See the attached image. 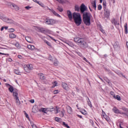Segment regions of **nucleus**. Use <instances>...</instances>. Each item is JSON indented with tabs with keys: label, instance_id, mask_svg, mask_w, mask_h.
I'll return each mask as SVG.
<instances>
[{
	"label": "nucleus",
	"instance_id": "nucleus-1",
	"mask_svg": "<svg viewBox=\"0 0 128 128\" xmlns=\"http://www.w3.org/2000/svg\"><path fill=\"white\" fill-rule=\"evenodd\" d=\"M74 41L78 46H80L81 48H86L88 46V44L82 38H74Z\"/></svg>",
	"mask_w": 128,
	"mask_h": 128
},
{
	"label": "nucleus",
	"instance_id": "nucleus-2",
	"mask_svg": "<svg viewBox=\"0 0 128 128\" xmlns=\"http://www.w3.org/2000/svg\"><path fill=\"white\" fill-rule=\"evenodd\" d=\"M92 18V14L88 12L83 14V21L86 26H90V18Z\"/></svg>",
	"mask_w": 128,
	"mask_h": 128
},
{
	"label": "nucleus",
	"instance_id": "nucleus-3",
	"mask_svg": "<svg viewBox=\"0 0 128 128\" xmlns=\"http://www.w3.org/2000/svg\"><path fill=\"white\" fill-rule=\"evenodd\" d=\"M44 22L46 24L52 25L54 24H56V20L54 19L46 18L45 19Z\"/></svg>",
	"mask_w": 128,
	"mask_h": 128
},
{
	"label": "nucleus",
	"instance_id": "nucleus-4",
	"mask_svg": "<svg viewBox=\"0 0 128 128\" xmlns=\"http://www.w3.org/2000/svg\"><path fill=\"white\" fill-rule=\"evenodd\" d=\"M33 67L32 64H28L24 66V70L26 72H30V70H32Z\"/></svg>",
	"mask_w": 128,
	"mask_h": 128
},
{
	"label": "nucleus",
	"instance_id": "nucleus-5",
	"mask_svg": "<svg viewBox=\"0 0 128 128\" xmlns=\"http://www.w3.org/2000/svg\"><path fill=\"white\" fill-rule=\"evenodd\" d=\"M72 16L74 20H78L80 18V13H76V12H74L72 14Z\"/></svg>",
	"mask_w": 128,
	"mask_h": 128
},
{
	"label": "nucleus",
	"instance_id": "nucleus-6",
	"mask_svg": "<svg viewBox=\"0 0 128 128\" xmlns=\"http://www.w3.org/2000/svg\"><path fill=\"white\" fill-rule=\"evenodd\" d=\"M74 22L76 26H80V24H82V17L78 19H76V20H74Z\"/></svg>",
	"mask_w": 128,
	"mask_h": 128
},
{
	"label": "nucleus",
	"instance_id": "nucleus-7",
	"mask_svg": "<svg viewBox=\"0 0 128 128\" xmlns=\"http://www.w3.org/2000/svg\"><path fill=\"white\" fill-rule=\"evenodd\" d=\"M104 14L106 18H110V12L106 8H104Z\"/></svg>",
	"mask_w": 128,
	"mask_h": 128
},
{
	"label": "nucleus",
	"instance_id": "nucleus-8",
	"mask_svg": "<svg viewBox=\"0 0 128 128\" xmlns=\"http://www.w3.org/2000/svg\"><path fill=\"white\" fill-rule=\"evenodd\" d=\"M86 8H87L86 6V5L84 4H82L80 8V12H82V14H84V12L86 10Z\"/></svg>",
	"mask_w": 128,
	"mask_h": 128
},
{
	"label": "nucleus",
	"instance_id": "nucleus-9",
	"mask_svg": "<svg viewBox=\"0 0 128 128\" xmlns=\"http://www.w3.org/2000/svg\"><path fill=\"white\" fill-rule=\"evenodd\" d=\"M102 118H104L107 120V122H108L110 120V118L108 116H107L106 114V112H104V110H102Z\"/></svg>",
	"mask_w": 128,
	"mask_h": 128
},
{
	"label": "nucleus",
	"instance_id": "nucleus-10",
	"mask_svg": "<svg viewBox=\"0 0 128 128\" xmlns=\"http://www.w3.org/2000/svg\"><path fill=\"white\" fill-rule=\"evenodd\" d=\"M8 6H10L14 8L15 10H20V7H18V6L16 4H12L11 3H8Z\"/></svg>",
	"mask_w": 128,
	"mask_h": 128
},
{
	"label": "nucleus",
	"instance_id": "nucleus-11",
	"mask_svg": "<svg viewBox=\"0 0 128 128\" xmlns=\"http://www.w3.org/2000/svg\"><path fill=\"white\" fill-rule=\"evenodd\" d=\"M48 10L50 11V12H52V14L56 16H58V18H60V16L58 14L56 13L54 10L53 9H50V8H48Z\"/></svg>",
	"mask_w": 128,
	"mask_h": 128
},
{
	"label": "nucleus",
	"instance_id": "nucleus-12",
	"mask_svg": "<svg viewBox=\"0 0 128 128\" xmlns=\"http://www.w3.org/2000/svg\"><path fill=\"white\" fill-rule=\"evenodd\" d=\"M67 16L70 20H72V12L70 10H67Z\"/></svg>",
	"mask_w": 128,
	"mask_h": 128
},
{
	"label": "nucleus",
	"instance_id": "nucleus-13",
	"mask_svg": "<svg viewBox=\"0 0 128 128\" xmlns=\"http://www.w3.org/2000/svg\"><path fill=\"white\" fill-rule=\"evenodd\" d=\"M112 24H114V26H119L120 25V22H118L114 18H112L111 20Z\"/></svg>",
	"mask_w": 128,
	"mask_h": 128
},
{
	"label": "nucleus",
	"instance_id": "nucleus-14",
	"mask_svg": "<svg viewBox=\"0 0 128 128\" xmlns=\"http://www.w3.org/2000/svg\"><path fill=\"white\" fill-rule=\"evenodd\" d=\"M66 108L67 110L68 114H72V109L70 106H68L66 107Z\"/></svg>",
	"mask_w": 128,
	"mask_h": 128
},
{
	"label": "nucleus",
	"instance_id": "nucleus-15",
	"mask_svg": "<svg viewBox=\"0 0 128 128\" xmlns=\"http://www.w3.org/2000/svg\"><path fill=\"white\" fill-rule=\"evenodd\" d=\"M62 86L64 90H68L69 88L68 85V84H66V83L62 82Z\"/></svg>",
	"mask_w": 128,
	"mask_h": 128
},
{
	"label": "nucleus",
	"instance_id": "nucleus-16",
	"mask_svg": "<svg viewBox=\"0 0 128 128\" xmlns=\"http://www.w3.org/2000/svg\"><path fill=\"white\" fill-rule=\"evenodd\" d=\"M4 22H7V24H13L14 20H12V19H10L8 18H4Z\"/></svg>",
	"mask_w": 128,
	"mask_h": 128
},
{
	"label": "nucleus",
	"instance_id": "nucleus-17",
	"mask_svg": "<svg viewBox=\"0 0 128 128\" xmlns=\"http://www.w3.org/2000/svg\"><path fill=\"white\" fill-rule=\"evenodd\" d=\"M91 4H92V8H94V10L96 9V0H92L91 2Z\"/></svg>",
	"mask_w": 128,
	"mask_h": 128
},
{
	"label": "nucleus",
	"instance_id": "nucleus-18",
	"mask_svg": "<svg viewBox=\"0 0 128 128\" xmlns=\"http://www.w3.org/2000/svg\"><path fill=\"white\" fill-rule=\"evenodd\" d=\"M113 112H114V114H120V110H118L116 107H114L112 108Z\"/></svg>",
	"mask_w": 128,
	"mask_h": 128
},
{
	"label": "nucleus",
	"instance_id": "nucleus-19",
	"mask_svg": "<svg viewBox=\"0 0 128 128\" xmlns=\"http://www.w3.org/2000/svg\"><path fill=\"white\" fill-rule=\"evenodd\" d=\"M52 60L54 66H56L58 64V60L56 58H53Z\"/></svg>",
	"mask_w": 128,
	"mask_h": 128
},
{
	"label": "nucleus",
	"instance_id": "nucleus-20",
	"mask_svg": "<svg viewBox=\"0 0 128 128\" xmlns=\"http://www.w3.org/2000/svg\"><path fill=\"white\" fill-rule=\"evenodd\" d=\"M27 48L30 50H34L36 49V48L32 45H28Z\"/></svg>",
	"mask_w": 128,
	"mask_h": 128
},
{
	"label": "nucleus",
	"instance_id": "nucleus-21",
	"mask_svg": "<svg viewBox=\"0 0 128 128\" xmlns=\"http://www.w3.org/2000/svg\"><path fill=\"white\" fill-rule=\"evenodd\" d=\"M26 42H30V44H32V38L30 37L26 36Z\"/></svg>",
	"mask_w": 128,
	"mask_h": 128
},
{
	"label": "nucleus",
	"instance_id": "nucleus-22",
	"mask_svg": "<svg viewBox=\"0 0 128 128\" xmlns=\"http://www.w3.org/2000/svg\"><path fill=\"white\" fill-rule=\"evenodd\" d=\"M14 100H16V106H20V99H18V98H16Z\"/></svg>",
	"mask_w": 128,
	"mask_h": 128
},
{
	"label": "nucleus",
	"instance_id": "nucleus-23",
	"mask_svg": "<svg viewBox=\"0 0 128 128\" xmlns=\"http://www.w3.org/2000/svg\"><path fill=\"white\" fill-rule=\"evenodd\" d=\"M9 36L10 38H16V36L12 33L10 34Z\"/></svg>",
	"mask_w": 128,
	"mask_h": 128
},
{
	"label": "nucleus",
	"instance_id": "nucleus-24",
	"mask_svg": "<svg viewBox=\"0 0 128 128\" xmlns=\"http://www.w3.org/2000/svg\"><path fill=\"white\" fill-rule=\"evenodd\" d=\"M18 92H13V96H14V99L18 98Z\"/></svg>",
	"mask_w": 128,
	"mask_h": 128
},
{
	"label": "nucleus",
	"instance_id": "nucleus-25",
	"mask_svg": "<svg viewBox=\"0 0 128 128\" xmlns=\"http://www.w3.org/2000/svg\"><path fill=\"white\" fill-rule=\"evenodd\" d=\"M6 18L4 16V15L3 14H0V18L1 20H4V18Z\"/></svg>",
	"mask_w": 128,
	"mask_h": 128
},
{
	"label": "nucleus",
	"instance_id": "nucleus-26",
	"mask_svg": "<svg viewBox=\"0 0 128 128\" xmlns=\"http://www.w3.org/2000/svg\"><path fill=\"white\" fill-rule=\"evenodd\" d=\"M8 86H10L8 88V90H10V92H14V87H12V86L8 84Z\"/></svg>",
	"mask_w": 128,
	"mask_h": 128
},
{
	"label": "nucleus",
	"instance_id": "nucleus-27",
	"mask_svg": "<svg viewBox=\"0 0 128 128\" xmlns=\"http://www.w3.org/2000/svg\"><path fill=\"white\" fill-rule=\"evenodd\" d=\"M124 28L125 34H126L128 32V24H126L124 26Z\"/></svg>",
	"mask_w": 128,
	"mask_h": 128
},
{
	"label": "nucleus",
	"instance_id": "nucleus-28",
	"mask_svg": "<svg viewBox=\"0 0 128 128\" xmlns=\"http://www.w3.org/2000/svg\"><path fill=\"white\" fill-rule=\"evenodd\" d=\"M44 42L46 44H48V46H50V48H52V44H50V42H48V41L44 40Z\"/></svg>",
	"mask_w": 128,
	"mask_h": 128
},
{
	"label": "nucleus",
	"instance_id": "nucleus-29",
	"mask_svg": "<svg viewBox=\"0 0 128 128\" xmlns=\"http://www.w3.org/2000/svg\"><path fill=\"white\" fill-rule=\"evenodd\" d=\"M40 78L41 80H44L46 78V77L44 76V75L43 74L40 73Z\"/></svg>",
	"mask_w": 128,
	"mask_h": 128
},
{
	"label": "nucleus",
	"instance_id": "nucleus-30",
	"mask_svg": "<svg viewBox=\"0 0 128 128\" xmlns=\"http://www.w3.org/2000/svg\"><path fill=\"white\" fill-rule=\"evenodd\" d=\"M40 112H42L46 113V108H41L39 110Z\"/></svg>",
	"mask_w": 128,
	"mask_h": 128
},
{
	"label": "nucleus",
	"instance_id": "nucleus-31",
	"mask_svg": "<svg viewBox=\"0 0 128 128\" xmlns=\"http://www.w3.org/2000/svg\"><path fill=\"white\" fill-rule=\"evenodd\" d=\"M60 116L61 118H64V110H63V111H61L60 114Z\"/></svg>",
	"mask_w": 128,
	"mask_h": 128
},
{
	"label": "nucleus",
	"instance_id": "nucleus-32",
	"mask_svg": "<svg viewBox=\"0 0 128 128\" xmlns=\"http://www.w3.org/2000/svg\"><path fill=\"white\" fill-rule=\"evenodd\" d=\"M38 31L39 32H44V28H38Z\"/></svg>",
	"mask_w": 128,
	"mask_h": 128
},
{
	"label": "nucleus",
	"instance_id": "nucleus-33",
	"mask_svg": "<svg viewBox=\"0 0 128 128\" xmlns=\"http://www.w3.org/2000/svg\"><path fill=\"white\" fill-rule=\"evenodd\" d=\"M62 126H65V128H70V126H68V125L66 124V122H62Z\"/></svg>",
	"mask_w": 128,
	"mask_h": 128
},
{
	"label": "nucleus",
	"instance_id": "nucleus-34",
	"mask_svg": "<svg viewBox=\"0 0 128 128\" xmlns=\"http://www.w3.org/2000/svg\"><path fill=\"white\" fill-rule=\"evenodd\" d=\"M104 80H106V82L108 83V84H110V80L106 78V77H104Z\"/></svg>",
	"mask_w": 128,
	"mask_h": 128
},
{
	"label": "nucleus",
	"instance_id": "nucleus-35",
	"mask_svg": "<svg viewBox=\"0 0 128 128\" xmlns=\"http://www.w3.org/2000/svg\"><path fill=\"white\" fill-rule=\"evenodd\" d=\"M57 10H58L60 11V12H62L64 10L62 8H60V6H58Z\"/></svg>",
	"mask_w": 128,
	"mask_h": 128
},
{
	"label": "nucleus",
	"instance_id": "nucleus-36",
	"mask_svg": "<svg viewBox=\"0 0 128 128\" xmlns=\"http://www.w3.org/2000/svg\"><path fill=\"white\" fill-rule=\"evenodd\" d=\"M55 120H56V122H60V120H62V118H58V117H56Z\"/></svg>",
	"mask_w": 128,
	"mask_h": 128
},
{
	"label": "nucleus",
	"instance_id": "nucleus-37",
	"mask_svg": "<svg viewBox=\"0 0 128 128\" xmlns=\"http://www.w3.org/2000/svg\"><path fill=\"white\" fill-rule=\"evenodd\" d=\"M75 10H76V12H80V7L76 5L75 6Z\"/></svg>",
	"mask_w": 128,
	"mask_h": 128
},
{
	"label": "nucleus",
	"instance_id": "nucleus-38",
	"mask_svg": "<svg viewBox=\"0 0 128 128\" xmlns=\"http://www.w3.org/2000/svg\"><path fill=\"white\" fill-rule=\"evenodd\" d=\"M114 98L118 100H120V96L118 95H117L116 96V98Z\"/></svg>",
	"mask_w": 128,
	"mask_h": 128
},
{
	"label": "nucleus",
	"instance_id": "nucleus-39",
	"mask_svg": "<svg viewBox=\"0 0 128 128\" xmlns=\"http://www.w3.org/2000/svg\"><path fill=\"white\" fill-rule=\"evenodd\" d=\"M14 72L16 74H20V72L18 70H15Z\"/></svg>",
	"mask_w": 128,
	"mask_h": 128
},
{
	"label": "nucleus",
	"instance_id": "nucleus-40",
	"mask_svg": "<svg viewBox=\"0 0 128 128\" xmlns=\"http://www.w3.org/2000/svg\"><path fill=\"white\" fill-rule=\"evenodd\" d=\"M58 84V82H56V81H55L54 83H53V86H52V88H54V86H56V85Z\"/></svg>",
	"mask_w": 128,
	"mask_h": 128
},
{
	"label": "nucleus",
	"instance_id": "nucleus-41",
	"mask_svg": "<svg viewBox=\"0 0 128 128\" xmlns=\"http://www.w3.org/2000/svg\"><path fill=\"white\" fill-rule=\"evenodd\" d=\"M15 46L17 47V48H20V44H18V42L16 43Z\"/></svg>",
	"mask_w": 128,
	"mask_h": 128
},
{
	"label": "nucleus",
	"instance_id": "nucleus-42",
	"mask_svg": "<svg viewBox=\"0 0 128 128\" xmlns=\"http://www.w3.org/2000/svg\"><path fill=\"white\" fill-rule=\"evenodd\" d=\"M110 94H111V96H112L113 98H116V94H114V92H110Z\"/></svg>",
	"mask_w": 128,
	"mask_h": 128
},
{
	"label": "nucleus",
	"instance_id": "nucleus-43",
	"mask_svg": "<svg viewBox=\"0 0 128 128\" xmlns=\"http://www.w3.org/2000/svg\"><path fill=\"white\" fill-rule=\"evenodd\" d=\"M56 114H58L60 110V108H58V106H56Z\"/></svg>",
	"mask_w": 128,
	"mask_h": 128
},
{
	"label": "nucleus",
	"instance_id": "nucleus-44",
	"mask_svg": "<svg viewBox=\"0 0 128 128\" xmlns=\"http://www.w3.org/2000/svg\"><path fill=\"white\" fill-rule=\"evenodd\" d=\"M84 60H85V62H88V64H90V63L88 62V60H86V58H84V56H82Z\"/></svg>",
	"mask_w": 128,
	"mask_h": 128
},
{
	"label": "nucleus",
	"instance_id": "nucleus-45",
	"mask_svg": "<svg viewBox=\"0 0 128 128\" xmlns=\"http://www.w3.org/2000/svg\"><path fill=\"white\" fill-rule=\"evenodd\" d=\"M8 30H9V32H14V29L11 28H10Z\"/></svg>",
	"mask_w": 128,
	"mask_h": 128
},
{
	"label": "nucleus",
	"instance_id": "nucleus-46",
	"mask_svg": "<svg viewBox=\"0 0 128 128\" xmlns=\"http://www.w3.org/2000/svg\"><path fill=\"white\" fill-rule=\"evenodd\" d=\"M57 2H58L60 4H64V0H56Z\"/></svg>",
	"mask_w": 128,
	"mask_h": 128
},
{
	"label": "nucleus",
	"instance_id": "nucleus-47",
	"mask_svg": "<svg viewBox=\"0 0 128 128\" xmlns=\"http://www.w3.org/2000/svg\"><path fill=\"white\" fill-rule=\"evenodd\" d=\"M103 6L104 8H106V2H103Z\"/></svg>",
	"mask_w": 128,
	"mask_h": 128
},
{
	"label": "nucleus",
	"instance_id": "nucleus-48",
	"mask_svg": "<svg viewBox=\"0 0 128 128\" xmlns=\"http://www.w3.org/2000/svg\"><path fill=\"white\" fill-rule=\"evenodd\" d=\"M88 102L89 106H90V108H92V102H90V101H89Z\"/></svg>",
	"mask_w": 128,
	"mask_h": 128
},
{
	"label": "nucleus",
	"instance_id": "nucleus-49",
	"mask_svg": "<svg viewBox=\"0 0 128 128\" xmlns=\"http://www.w3.org/2000/svg\"><path fill=\"white\" fill-rule=\"evenodd\" d=\"M58 94V90H55L54 91V94Z\"/></svg>",
	"mask_w": 128,
	"mask_h": 128
},
{
	"label": "nucleus",
	"instance_id": "nucleus-50",
	"mask_svg": "<svg viewBox=\"0 0 128 128\" xmlns=\"http://www.w3.org/2000/svg\"><path fill=\"white\" fill-rule=\"evenodd\" d=\"M122 110H124V112H128V108H122Z\"/></svg>",
	"mask_w": 128,
	"mask_h": 128
},
{
	"label": "nucleus",
	"instance_id": "nucleus-51",
	"mask_svg": "<svg viewBox=\"0 0 128 128\" xmlns=\"http://www.w3.org/2000/svg\"><path fill=\"white\" fill-rule=\"evenodd\" d=\"M119 114H124L125 116H128V114H126L124 112H120V113H119Z\"/></svg>",
	"mask_w": 128,
	"mask_h": 128
},
{
	"label": "nucleus",
	"instance_id": "nucleus-52",
	"mask_svg": "<svg viewBox=\"0 0 128 128\" xmlns=\"http://www.w3.org/2000/svg\"><path fill=\"white\" fill-rule=\"evenodd\" d=\"M98 10H102V5L100 4L98 5Z\"/></svg>",
	"mask_w": 128,
	"mask_h": 128
},
{
	"label": "nucleus",
	"instance_id": "nucleus-53",
	"mask_svg": "<svg viewBox=\"0 0 128 128\" xmlns=\"http://www.w3.org/2000/svg\"><path fill=\"white\" fill-rule=\"evenodd\" d=\"M32 126V128H38V127H36V124H31Z\"/></svg>",
	"mask_w": 128,
	"mask_h": 128
},
{
	"label": "nucleus",
	"instance_id": "nucleus-54",
	"mask_svg": "<svg viewBox=\"0 0 128 128\" xmlns=\"http://www.w3.org/2000/svg\"><path fill=\"white\" fill-rule=\"evenodd\" d=\"M76 54H77L79 56H82V53L80 52H76Z\"/></svg>",
	"mask_w": 128,
	"mask_h": 128
},
{
	"label": "nucleus",
	"instance_id": "nucleus-55",
	"mask_svg": "<svg viewBox=\"0 0 128 128\" xmlns=\"http://www.w3.org/2000/svg\"><path fill=\"white\" fill-rule=\"evenodd\" d=\"M54 58V57H52V56H50L49 57V60H50L51 62H54V60H52V59Z\"/></svg>",
	"mask_w": 128,
	"mask_h": 128
},
{
	"label": "nucleus",
	"instance_id": "nucleus-56",
	"mask_svg": "<svg viewBox=\"0 0 128 128\" xmlns=\"http://www.w3.org/2000/svg\"><path fill=\"white\" fill-rule=\"evenodd\" d=\"M25 8L26 10H30V8H32V7H30V6H25Z\"/></svg>",
	"mask_w": 128,
	"mask_h": 128
},
{
	"label": "nucleus",
	"instance_id": "nucleus-57",
	"mask_svg": "<svg viewBox=\"0 0 128 128\" xmlns=\"http://www.w3.org/2000/svg\"><path fill=\"white\" fill-rule=\"evenodd\" d=\"M38 4H39L40 6H42V8H44V4H42V3L40 4V2H38Z\"/></svg>",
	"mask_w": 128,
	"mask_h": 128
},
{
	"label": "nucleus",
	"instance_id": "nucleus-58",
	"mask_svg": "<svg viewBox=\"0 0 128 128\" xmlns=\"http://www.w3.org/2000/svg\"><path fill=\"white\" fill-rule=\"evenodd\" d=\"M68 44L70 46H74V44L72 43H69V44Z\"/></svg>",
	"mask_w": 128,
	"mask_h": 128
},
{
	"label": "nucleus",
	"instance_id": "nucleus-59",
	"mask_svg": "<svg viewBox=\"0 0 128 128\" xmlns=\"http://www.w3.org/2000/svg\"><path fill=\"white\" fill-rule=\"evenodd\" d=\"M0 54H3L4 56H9L8 54H6L4 53H2V52H0Z\"/></svg>",
	"mask_w": 128,
	"mask_h": 128
},
{
	"label": "nucleus",
	"instance_id": "nucleus-60",
	"mask_svg": "<svg viewBox=\"0 0 128 128\" xmlns=\"http://www.w3.org/2000/svg\"><path fill=\"white\" fill-rule=\"evenodd\" d=\"M30 102H31V104H34V100H30Z\"/></svg>",
	"mask_w": 128,
	"mask_h": 128
},
{
	"label": "nucleus",
	"instance_id": "nucleus-61",
	"mask_svg": "<svg viewBox=\"0 0 128 128\" xmlns=\"http://www.w3.org/2000/svg\"><path fill=\"white\" fill-rule=\"evenodd\" d=\"M100 31L102 32V34H104V32H106L104 30V29H101Z\"/></svg>",
	"mask_w": 128,
	"mask_h": 128
},
{
	"label": "nucleus",
	"instance_id": "nucleus-62",
	"mask_svg": "<svg viewBox=\"0 0 128 128\" xmlns=\"http://www.w3.org/2000/svg\"><path fill=\"white\" fill-rule=\"evenodd\" d=\"M84 110V112H82V114H86V111L85 110Z\"/></svg>",
	"mask_w": 128,
	"mask_h": 128
},
{
	"label": "nucleus",
	"instance_id": "nucleus-63",
	"mask_svg": "<svg viewBox=\"0 0 128 128\" xmlns=\"http://www.w3.org/2000/svg\"><path fill=\"white\" fill-rule=\"evenodd\" d=\"M33 2H36V4H38V0H33Z\"/></svg>",
	"mask_w": 128,
	"mask_h": 128
},
{
	"label": "nucleus",
	"instance_id": "nucleus-64",
	"mask_svg": "<svg viewBox=\"0 0 128 128\" xmlns=\"http://www.w3.org/2000/svg\"><path fill=\"white\" fill-rule=\"evenodd\" d=\"M90 124H94V121L92 120H90Z\"/></svg>",
	"mask_w": 128,
	"mask_h": 128
}]
</instances>
